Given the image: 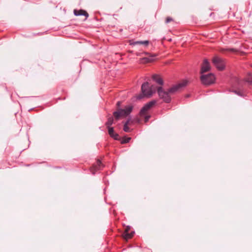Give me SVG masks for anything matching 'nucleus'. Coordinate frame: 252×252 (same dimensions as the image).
Masks as SVG:
<instances>
[{
	"instance_id": "nucleus-1",
	"label": "nucleus",
	"mask_w": 252,
	"mask_h": 252,
	"mask_svg": "<svg viewBox=\"0 0 252 252\" xmlns=\"http://www.w3.org/2000/svg\"><path fill=\"white\" fill-rule=\"evenodd\" d=\"M188 82L186 80L183 81L176 85L173 86L167 91L163 90L162 87L157 88V93L160 99H162L165 103H169L171 100L170 94H173L181 88L185 87Z\"/></svg>"
},
{
	"instance_id": "nucleus-2",
	"label": "nucleus",
	"mask_w": 252,
	"mask_h": 252,
	"mask_svg": "<svg viewBox=\"0 0 252 252\" xmlns=\"http://www.w3.org/2000/svg\"><path fill=\"white\" fill-rule=\"evenodd\" d=\"M133 108V106L129 105L126 106L124 109H118L117 111L113 112V116L116 120H118L121 117L128 116L132 112Z\"/></svg>"
},
{
	"instance_id": "nucleus-3",
	"label": "nucleus",
	"mask_w": 252,
	"mask_h": 252,
	"mask_svg": "<svg viewBox=\"0 0 252 252\" xmlns=\"http://www.w3.org/2000/svg\"><path fill=\"white\" fill-rule=\"evenodd\" d=\"M142 94L137 96V99H141L144 97H149L151 96L155 91L152 90L148 82L144 83L141 86Z\"/></svg>"
},
{
	"instance_id": "nucleus-4",
	"label": "nucleus",
	"mask_w": 252,
	"mask_h": 252,
	"mask_svg": "<svg viewBox=\"0 0 252 252\" xmlns=\"http://www.w3.org/2000/svg\"><path fill=\"white\" fill-rule=\"evenodd\" d=\"M200 80L203 85L209 86L214 83L216 77L213 73H209L206 75H202L200 76Z\"/></svg>"
},
{
	"instance_id": "nucleus-5",
	"label": "nucleus",
	"mask_w": 252,
	"mask_h": 252,
	"mask_svg": "<svg viewBox=\"0 0 252 252\" xmlns=\"http://www.w3.org/2000/svg\"><path fill=\"white\" fill-rule=\"evenodd\" d=\"M156 100H152L145 104L139 112L140 116L145 115L147 112L156 104Z\"/></svg>"
},
{
	"instance_id": "nucleus-6",
	"label": "nucleus",
	"mask_w": 252,
	"mask_h": 252,
	"mask_svg": "<svg viewBox=\"0 0 252 252\" xmlns=\"http://www.w3.org/2000/svg\"><path fill=\"white\" fill-rule=\"evenodd\" d=\"M213 63L219 70H222L224 69L225 63L224 60L222 59L215 57L213 59Z\"/></svg>"
},
{
	"instance_id": "nucleus-7",
	"label": "nucleus",
	"mask_w": 252,
	"mask_h": 252,
	"mask_svg": "<svg viewBox=\"0 0 252 252\" xmlns=\"http://www.w3.org/2000/svg\"><path fill=\"white\" fill-rule=\"evenodd\" d=\"M103 167V165L99 159H97L96 163L93 165L90 168V171L93 174L99 170H101Z\"/></svg>"
},
{
	"instance_id": "nucleus-8",
	"label": "nucleus",
	"mask_w": 252,
	"mask_h": 252,
	"mask_svg": "<svg viewBox=\"0 0 252 252\" xmlns=\"http://www.w3.org/2000/svg\"><path fill=\"white\" fill-rule=\"evenodd\" d=\"M210 69V66L209 63L208 62L207 60L205 59L203 61V63L201 68L200 73L203 74L204 72H207L209 71Z\"/></svg>"
},
{
	"instance_id": "nucleus-9",
	"label": "nucleus",
	"mask_w": 252,
	"mask_h": 252,
	"mask_svg": "<svg viewBox=\"0 0 252 252\" xmlns=\"http://www.w3.org/2000/svg\"><path fill=\"white\" fill-rule=\"evenodd\" d=\"M145 54L146 55H150L148 57H144L141 59L142 62L143 63H148L153 62L155 59L154 58L156 56V55H151L149 53L147 52H145Z\"/></svg>"
},
{
	"instance_id": "nucleus-10",
	"label": "nucleus",
	"mask_w": 252,
	"mask_h": 252,
	"mask_svg": "<svg viewBox=\"0 0 252 252\" xmlns=\"http://www.w3.org/2000/svg\"><path fill=\"white\" fill-rule=\"evenodd\" d=\"M73 13L75 16H85L86 18L89 17V14L86 11L83 9H74L73 10Z\"/></svg>"
},
{
	"instance_id": "nucleus-11",
	"label": "nucleus",
	"mask_w": 252,
	"mask_h": 252,
	"mask_svg": "<svg viewBox=\"0 0 252 252\" xmlns=\"http://www.w3.org/2000/svg\"><path fill=\"white\" fill-rule=\"evenodd\" d=\"M108 134L111 138L116 140L120 139L119 135L118 133H115L113 127H108Z\"/></svg>"
},
{
	"instance_id": "nucleus-12",
	"label": "nucleus",
	"mask_w": 252,
	"mask_h": 252,
	"mask_svg": "<svg viewBox=\"0 0 252 252\" xmlns=\"http://www.w3.org/2000/svg\"><path fill=\"white\" fill-rule=\"evenodd\" d=\"M152 79L158 85H162L163 84V79L159 75L154 74L152 76Z\"/></svg>"
},
{
	"instance_id": "nucleus-13",
	"label": "nucleus",
	"mask_w": 252,
	"mask_h": 252,
	"mask_svg": "<svg viewBox=\"0 0 252 252\" xmlns=\"http://www.w3.org/2000/svg\"><path fill=\"white\" fill-rule=\"evenodd\" d=\"M149 40L137 41H130V45H135L136 44H143L145 46H147L149 45Z\"/></svg>"
},
{
	"instance_id": "nucleus-14",
	"label": "nucleus",
	"mask_w": 252,
	"mask_h": 252,
	"mask_svg": "<svg viewBox=\"0 0 252 252\" xmlns=\"http://www.w3.org/2000/svg\"><path fill=\"white\" fill-rule=\"evenodd\" d=\"M134 233V232L133 231H131L130 232H123L122 234V237L125 240L127 241L133 237Z\"/></svg>"
},
{
	"instance_id": "nucleus-15",
	"label": "nucleus",
	"mask_w": 252,
	"mask_h": 252,
	"mask_svg": "<svg viewBox=\"0 0 252 252\" xmlns=\"http://www.w3.org/2000/svg\"><path fill=\"white\" fill-rule=\"evenodd\" d=\"M114 122V118L113 117H110L108 118L107 121L105 123V125L107 126V128L108 127H111V126L113 124Z\"/></svg>"
},
{
	"instance_id": "nucleus-16",
	"label": "nucleus",
	"mask_w": 252,
	"mask_h": 252,
	"mask_svg": "<svg viewBox=\"0 0 252 252\" xmlns=\"http://www.w3.org/2000/svg\"><path fill=\"white\" fill-rule=\"evenodd\" d=\"M220 51L222 53H224L225 51H228L230 52H235L237 51V50L234 48H222L220 50Z\"/></svg>"
},
{
	"instance_id": "nucleus-17",
	"label": "nucleus",
	"mask_w": 252,
	"mask_h": 252,
	"mask_svg": "<svg viewBox=\"0 0 252 252\" xmlns=\"http://www.w3.org/2000/svg\"><path fill=\"white\" fill-rule=\"evenodd\" d=\"M131 139V138L130 137H124L122 141H121V143L122 144H126V143H128L130 140Z\"/></svg>"
},
{
	"instance_id": "nucleus-18",
	"label": "nucleus",
	"mask_w": 252,
	"mask_h": 252,
	"mask_svg": "<svg viewBox=\"0 0 252 252\" xmlns=\"http://www.w3.org/2000/svg\"><path fill=\"white\" fill-rule=\"evenodd\" d=\"M124 131L126 132H128L130 131V128L127 125H124V128H123Z\"/></svg>"
},
{
	"instance_id": "nucleus-19",
	"label": "nucleus",
	"mask_w": 252,
	"mask_h": 252,
	"mask_svg": "<svg viewBox=\"0 0 252 252\" xmlns=\"http://www.w3.org/2000/svg\"><path fill=\"white\" fill-rule=\"evenodd\" d=\"M173 20V19L171 18V17H167L166 18V20H165V23H168L171 21H172Z\"/></svg>"
},
{
	"instance_id": "nucleus-20",
	"label": "nucleus",
	"mask_w": 252,
	"mask_h": 252,
	"mask_svg": "<svg viewBox=\"0 0 252 252\" xmlns=\"http://www.w3.org/2000/svg\"><path fill=\"white\" fill-rule=\"evenodd\" d=\"M150 117L151 116L150 115H146L145 116V123H147L149 121V119L150 118Z\"/></svg>"
},
{
	"instance_id": "nucleus-21",
	"label": "nucleus",
	"mask_w": 252,
	"mask_h": 252,
	"mask_svg": "<svg viewBox=\"0 0 252 252\" xmlns=\"http://www.w3.org/2000/svg\"><path fill=\"white\" fill-rule=\"evenodd\" d=\"M130 229V227L129 226H126L124 232H128Z\"/></svg>"
},
{
	"instance_id": "nucleus-22",
	"label": "nucleus",
	"mask_w": 252,
	"mask_h": 252,
	"mask_svg": "<svg viewBox=\"0 0 252 252\" xmlns=\"http://www.w3.org/2000/svg\"><path fill=\"white\" fill-rule=\"evenodd\" d=\"M130 119H128L125 123L124 125H127L128 126L129 123H130Z\"/></svg>"
},
{
	"instance_id": "nucleus-23",
	"label": "nucleus",
	"mask_w": 252,
	"mask_h": 252,
	"mask_svg": "<svg viewBox=\"0 0 252 252\" xmlns=\"http://www.w3.org/2000/svg\"><path fill=\"white\" fill-rule=\"evenodd\" d=\"M247 81L249 82L251 85H252V79L248 78Z\"/></svg>"
},
{
	"instance_id": "nucleus-24",
	"label": "nucleus",
	"mask_w": 252,
	"mask_h": 252,
	"mask_svg": "<svg viewBox=\"0 0 252 252\" xmlns=\"http://www.w3.org/2000/svg\"><path fill=\"white\" fill-rule=\"evenodd\" d=\"M121 104V101H118L117 103V106L118 107H120V105Z\"/></svg>"
},
{
	"instance_id": "nucleus-25",
	"label": "nucleus",
	"mask_w": 252,
	"mask_h": 252,
	"mask_svg": "<svg viewBox=\"0 0 252 252\" xmlns=\"http://www.w3.org/2000/svg\"><path fill=\"white\" fill-rule=\"evenodd\" d=\"M235 93L236 94H238V95H241V93L240 92H238L237 91H235Z\"/></svg>"
}]
</instances>
